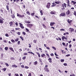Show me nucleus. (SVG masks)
Here are the masks:
<instances>
[{
	"label": "nucleus",
	"instance_id": "9b49d317",
	"mask_svg": "<svg viewBox=\"0 0 76 76\" xmlns=\"http://www.w3.org/2000/svg\"><path fill=\"white\" fill-rule=\"evenodd\" d=\"M76 2H75L73 1H71V4L72 5H73V4H74V5H75V4H76Z\"/></svg>",
	"mask_w": 76,
	"mask_h": 76
},
{
	"label": "nucleus",
	"instance_id": "de8ad7c7",
	"mask_svg": "<svg viewBox=\"0 0 76 76\" xmlns=\"http://www.w3.org/2000/svg\"><path fill=\"white\" fill-rule=\"evenodd\" d=\"M67 5L69 6V7H71V6L70 5V3H69L68 4H67Z\"/></svg>",
	"mask_w": 76,
	"mask_h": 76
},
{
	"label": "nucleus",
	"instance_id": "e2e57ef3",
	"mask_svg": "<svg viewBox=\"0 0 76 76\" xmlns=\"http://www.w3.org/2000/svg\"><path fill=\"white\" fill-rule=\"evenodd\" d=\"M17 34H18L19 35H20V32H18Z\"/></svg>",
	"mask_w": 76,
	"mask_h": 76
},
{
	"label": "nucleus",
	"instance_id": "37998d69",
	"mask_svg": "<svg viewBox=\"0 0 76 76\" xmlns=\"http://www.w3.org/2000/svg\"><path fill=\"white\" fill-rule=\"evenodd\" d=\"M10 59L12 60H15V58H14L13 57H11L10 58Z\"/></svg>",
	"mask_w": 76,
	"mask_h": 76
},
{
	"label": "nucleus",
	"instance_id": "4c0bfd02",
	"mask_svg": "<svg viewBox=\"0 0 76 76\" xmlns=\"http://www.w3.org/2000/svg\"><path fill=\"white\" fill-rule=\"evenodd\" d=\"M15 41L16 42L18 41H19V39H18V38H16Z\"/></svg>",
	"mask_w": 76,
	"mask_h": 76
},
{
	"label": "nucleus",
	"instance_id": "393cba45",
	"mask_svg": "<svg viewBox=\"0 0 76 76\" xmlns=\"http://www.w3.org/2000/svg\"><path fill=\"white\" fill-rule=\"evenodd\" d=\"M10 24V26H12V25H13V23L12 22H11L9 23Z\"/></svg>",
	"mask_w": 76,
	"mask_h": 76
},
{
	"label": "nucleus",
	"instance_id": "4d7b16f0",
	"mask_svg": "<svg viewBox=\"0 0 76 76\" xmlns=\"http://www.w3.org/2000/svg\"><path fill=\"white\" fill-rule=\"evenodd\" d=\"M69 3H70V1H69V0H67V4H68Z\"/></svg>",
	"mask_w": 76,
	"mask_h": 76
},
{
	"label": "nucleus",
	"instance_id": "c85d7f7f",
	"mask_svg": "<svg viewBox=\"0 0 76 76\" xmlns=\"http://www.w3.org/2000/svg\"><path fill=\"white\" fill-rule=\"evenodd\" d=\"M11 41L13 43H15V40L13 39H12L11 40Z\"/></svg>",
	"mask_w": 76,
	"mask_h": 76
},
{
	"label": "nucleus",
	"instance_id": "052dcab7",
	"mask_svg": "<svg viewBox=\"0 0 76 76\" xmlns=\"http://www.w3.org/2000/svg\"><path fill=\"white\" fill-rule=\"evenodd\" d=\"M15 76H19V75H18V74L17 73H15Z\"/></svg>",
	"mask_w": 76,
	"mask_h": 76
},
{
	"label": "nucleus",
	"instance_id": "20e7f679",
	"mask_svg": "<svg viewBox=\"0 0 76 76\" xmlns=\"http://www.w3.org/2000/svg\"><path fill=\"white\" fill-rule=\"evenodd\" d=\"M27 26L28 28H32V26H33V25L31 24H28L27 25Z\"/></svg>",
	"mask_w": 76,
	"mask_h": 76
},
{
	"label": "nucleus",
	"instance_id": "c9c22d12",
	"mask_svg": "<svg viewBox=\"0 0 76 76\" xmlns=\"http://www.w3.org/2000/svg\"><path fill=\"white\" fill-rule=\"evenodd\" d=\"M65 7H66V6H67V4H66L65 3H64V5H63Z\"/></svg>",
	"mask_w": 76,
	"mask_h": 76
},
{
	"label": "nucleus",
	"instance_id": "dca6fc26",
	"mask_svg": "<svg viewBox=\"0 0 76 76\" xmlns=\"http://www.w3.org/2000/svg\"><path fill=\"white\" fill-rule=\"evenodd\" d=\"M45 72H49V71L47 68H45Z\"/></svg>",
	"mask_w": 76,
	"mask_h": 76
},
{
	"label": "nucleus",
	"instance_id": "4be33fe9",
	"mask_svg": "<svg viewBox=\"0 0 76 76\" xmlns=\"http://www.w3.org/2000/svg\"><path fill=\"white\" fill-rule=\"evenodd\" d=\"M9 49L10 50H11V51H13V52H14V50H13V49L12 48H10Z\"/></svg>",
	"mask_w": 76,
	"mask_h": 76
},
{
	"label": "nucleus",
	"instance_id": "e433bc0d",
	"mask_svg": "<svg viewBox=\"0 0 76 76\" xmlns=\"http://www.w3.org/2000/svg\"><path fill=\"white\" fill-rule=\"evenodd\" d=\"M12 18H13V19H14V18H15V15H12Z\"/></svg>",
	"mask_w": 76,
	"mask_h": 76
},
{
	"label": "nucleus",
	"instance_id": "9d476101",
	"mask_svg": "<svg viewBox=\"0 0 76 76\" xmlns=\"http://www.w3.org/2000/svg\"><path fill=\"white\" fill-rule=\"evenodd\" d=\"M54 24H56L55 23H54V22H51L50 23V25L51 26H53V25H54Z\"/></svg>",
	"mask_w": 76,
	"mask_h": 76
},
{
	"label": "nucleus",
	"instance_id": "0e129e2a",
	"mask_svg": "<svg viewBox=\"0 0 76 76\" xmlns=\"http://www.w3.org/2000/svg\"><path fill=\"white\" fill-rule=\"evenodd\" d=\"M21 67H22V68H24V65H21Z\"/></svg>",
	"mask_w": 76,
	"mask_h": 76
},
{
	"label": "nucleus",
	"instance_id": "bb28decb",
	"mask_svg": "<svg viewBox=\"0 0 76 76\" xmlns=\"http://www.w3.org/2000/svg\"><path fill=\"white\" fill-rule=\"evenodd\" d=\"M6 8L7 9V10H9V6L7 5L6 6Z\"/></svg>",
	"mask_w": 76,
	"mask_h": 76
},
{
	"label": "nucleus",
	"instance_id": "603ef678",
	"mask_svg": "<svg viewBox=\"0 0 76 76\" xmlns=\"http://www.w3.org/2000/svg\"><path fill=\"white\" fill-rule=\"evenodd\" d=\"M73 14L74 15H75V16H76V12L75 11L74 12Z\"/></svg>",
	"mask_w": 76,
	"mask_h": 76
},
{
	"label": "nucleus",
	"instance_id": "c756f323",
	"mask_svg": "<svg viewBox=\"0 0 76 76\" xmlns=\"http://www.w3.org/2000/svg\"><path fill=\"white\" fill-rule=\"evenodd\" d=\"M5 64L6 66H7V67H8V66H9V65L7 63H5Z\"/></svg>",
	"mask_w": 76,
	"mask_h": 76
},
{
	"label": "nucleus",
	"instance_id": "b1692460",
	"mask_svg": "<svg viewBox=\"0 0 76 76\" xmlns=\"http://www.w3.org/2000/svg\"><path fill=\"white\" fill-rule=\"evenodd\" d=\"M45 54H42L41 55V56L42 57H45Z\"/></svg>",
	"mask_w": 76,
	"mask_h": 76
},
{
	"label": "nucleus",
	"instance_id": "f03ea898",
	"mask_svg": "<svg viewBox=\"0 0 76 76\" xmlns=\"http://www.w3.org/2000/svg\"><path fill=\"white\" fill-rule=\"evenodd\" d=\"M69 30L70 32H73L75 31V29L71 27L69 28Z\"/></svg>",
	"mask_w": 76,
	"mask_h": 76
},
{
	"label": "nucleus",
	"instance_id": "f704fd0d",
	"mask_svg": "<svg viewBox=\"0 0 76 76\" xmlns=\"http://www.w3.org/2000/svg\"><path fill=\"white\" fill-rule=\"evenodd\" d=\"M22 51V50L21 49H19V52H20V53Z\"/></svg>",
	"mask_w": 76,
	"mask_h": 76
},
{
	"label": "nucleus",
	"instance_id": "a211bd4d",
	"mask_svg": "<svg viewBox=\"0 0 76 76\" xmlns=\"http://www.w3.org/2000/svg\"><path fill=\"white\" fill-rule=\"evenodd\" d=\"M42 10H40V12L41 13V16H42V15H43V13H42Z\"/></svg>",
	"mask_w": 76,
	"mask_h": 76
},
{
	"label": "nucleus",
	"instance_id": "5701e85b",
	"mask_svg": "<svg viewBox=\"0 0 76 76\" xmlns=\"http://www.w3.org/2000/svg\"><path fill=\"white\" fill-rule=\"evenodd\" d=\"M34 65H37L38 64V62L37 61H36L34 62Z\"/></svg>",
	"mask_w": 76,
	"mask_h": 76
},
{
	"label": "nucleus",
	"instance_id": "473e14b6",
	"mask_svg": "<svg viewBox=\"0 0 76 76\" xmlns=\"http://www.w3.org/2000/svg\"><path fill=\"white\" fill-rule=\"evenodd\" d=\"M61 62H64V59H61Z\"/></svg>",
	"mask_w": 76,
	"mask_h": 76
},
{
	"label": "nucleus",
	"instance_id": "680f3d73",
	"mask_svg": "<svg viewBox=\"0 0 76 76\" xmlns=\"http://www.w3.org/2000/svg\"><path fill=\"white\" fill-rule=\"evenodd\" d=\"M52 48H53V49L54 50H56V48H55V47H53Z\"/></svg>",
	"mask_w": 76,
	"mask_h": 76
},
{
	"label": "nucleus",
	"instance_id": "72a5a7b5",
	"mask_svg": "<svg viewBox=\"0 0 76 76\" xmlns=\"http://www.w3.org/2000/svg\"><path fill=\"white\" fill-rule=\"evenodd\" d=\"M35 15V13H31V16H34V15Z\"/></svg>",
	"mask_w": 76,
	"mask_h": 76
},
{
	"label": "nucleus",
	"instance_id": "412c9836",
	"mask_svg": "<svg viewBox=\"0 0 76 76\" xmlns=\"http://www.w3.org/2000/svg\"><path fill=\"white\" fill-rule=\"evenodd\" d=\"M25 23H31V22L27 20L25 21Z\"/></svg>",
	"mask_w": 76,
	"mask_h": 76
},
{
	"label": "nucleus",
	"instance_id": "69168bd1",
	"mask_svg": "<svg viewBox=\"0 0 76 76\" xmlns=\"http://www.w3.org/2000/svg\"><path fill=\"white\" fill-rule=\"evenodd\" d=\"M33 42H34V43H36V40H33Z\"/></svg>",
	"mask_w": 76,
	"mask_h": 76
},
{
	"label": "nucleus",
	"instance_id": "774afa93",
	"mask_svg": "<svg viewBox=\"0 0 76 76\" xmlns=\"http://www.w3.org/2000/svg\"><path fill=\"white\" fill-rule=\"evenodd\" d=\"M28 76H31V73H29L28 75Z\"/></svg>",
	"mask_w": 76,
	"mask_h": 76
},
{
	"label": "nucleus",
	"instance_id": "2eb2a0df",
	"mask_svg": "<svg viewBox=\"0 0 76 76\" xmlns=\"http://www.w3.org/2000/svg\"><path fill=\"white\" fill-rule=\"evenodd\" d=\"M61 8L62 10H64V9H65V8H64V6L63 4L62 5Z\"/></svg>",
	"mask_w": 76,
	"mask_h": 76
},
{
	"label": "nucleus",
	"instance_id": "a878e982",
	"mask_svg": "<svg viewBox=\"0 0 76 76\" xmlns=\"http://www.w3.org/2000/svg\"><path fill=\"white\" fill-rule=\"evenodd\" d=\"M55 3H56V4H59V3H60V2L58 1H55Z\"/></svg>",
	"mask_w": 76,
	"mask_h": 76
},
{
	"label": "nucleus",
	"instance_id": "58836bf2",
	"mask_svg": "<svg viewBox=\"0 0 76 76\" xmlns=\"http://www.w3.org/2000/svg\"><path fill=\"white\" fill-rule=\"evenodd\" d=\"M70 76H76L75 74H71L70 75Z\"/></svg>",
	"mask_w": 76,
	"mask_h": 76
},
{
	"label": "nucleus",
	"instance_id": "a18cd8bd",
	"mask_svg": "<svg viewBox=\"0 0 76 76\" xmlns=\"http://www.w3.org/2000/svg\"><path fill=\"white\" fill-rule=\"evenodd\" d=\"M24 56H26L28 55V53H24Z\"/></svg>",
	"mask_w": 76,
	"mask_h": 76
},
{
	"label": "nucleus",
	"instance_id": "f3484780",
	"mask_svg": "<svg viewBox=\"0 0 76 76\" xmlns=\"http://www.w3.org/2000/svg\"><path fill=\"white\" fill-rule=\"evenodd\" d=\"M12 67H18V66L16 65H12Z\"/></svg>",
	"mask_w": 76,
	"mask_h": 76
},
{
	"label": "nucleus",
	"instance_id": "5fc2aeb1",
	"mask_svg": "<svg viewBox=\"0 0 76 76\" xmlns=\"http://www.w3.org/2000/svg\"><path fill=\"white\" fill-rule=\"evenodd\" d=\"M25 69H29V67L27 66H25Z\"/></svg>",
	"mask_w": 76,
	"mask_h": 76
},
{
	"label": "nucleus",
	"instance_id": "0eeeda50",
	"mask_svg": "<svg viewBox=\"0 0 76 76\" xmlns=\"http://www.w3.org/2000/svg\"><path fill=\"white\" fill-rule=\"evenodd\" d=\"M50 7V3H48L47 5H46V7L48 9H49Z\"/></svg>",
	"mask_w": 76,
	"mask_h": 76
},
{
	"label": "nucleus",
	"instance_id": "39448f33",
	"mask_svg": "<svg viewBox=\"0 0 76 76\" xmlns=\"http://www.w3.org/2000/svg\"><path fill=\"white\" fill-rule=\"evenodd\" d=\"M17 16L18 17H20V18H23V17H24L23 15H22L20 14H19L18 13H17Z\"/></svg>",
	"mask_w": 76,
	"mask_h": 76
},
{
	"label": "nucleus",
	"instance_id": "8fccbe9b",
	"mask_svg": "<svg viewBox=\"0 0 76 76\" xmlns=\"http://www.w3.org/2000/svg\"><path fill=\"white\" fill-rule=\"evenodd\" d=\"M5 36L6 37H9V34H5Z\"/></svg>",
	"mask_w": 76,
	"mask_h": 76
},
{
	"label": "nucleus",
	"instance_id": "423d86ee",
	"mask_svg": "<svg viewBox=\"0 0 76 76\" xmlns=\"http://www.w3.org/2000/svg\"><path fill=\"white\" fill-rule=\"evenodd\" d=\"M19 24L20 28H21L22 29H23V28H24V26H23V24L20 23H19Z\"/></svg>",
	"mask_w": 76,
	"mask_h": 76
},
{
	"label": "nucleus",
	"instance_id": "09e8293b",
	"mask_svg": "<svg viewBox=\"0 0 76 76\" xmlns=\"http://www.w3.org/2000/svg\"><path fill=\"white\" fill-rule=\"evenodd\" d=\"M26 13H27V14H28V15H30V13L29 12V11H27L26 12Z\"/></svg>",
	"mask_w": 76,
	"mask_h": 76
},
{
	"label": "nucleus",
	"instance_id": "7c9ffc66",
	"mask_svg": "<svg viewBox=\"0 0 76 76\" xmlns=\"http://www.w3.org/2000/svg\"><path fill=\"white\" fill-rule=\"evenodd\" d=\"M4 49L5 50H6V51H7L8 49V47H5Z\"/></svg>",
	"mask_w": 76,
	"mask_h": 76
},
{
	"label": "nucleus",
	"instance_id": "f257e3e1",
	"mask_svg": "<svg viewBox=\"0 0 76 76\" xmlns=\"http://www.w3.org/2000/svg\"><path fill=\"white\" fill-rule=\"evenodd\" d=\"M3 20H4V19L3 18L1 17H0V23H3V22H4L3 21Z\"/></svg>",
	"mask_w": 76,
	"mask_h": 76
},
{
	"label": "nucleus",
	"instance_id": "4468645a",
	"mask_svg": "<svg viewBox=\"0 0 76 76\" xmlns=\"http://www.w3.org/2000/svg\"><path fill=\"white\" fill-rule=\"evenodd\" d=\"M67 22L69 23H71L72 22V20H70L69 19L67 20Z\"/></svg>",
	"mask_w": 76,
	"mask_h": 76
},
{
	"label": "nucleus",
	"instance_id": "338daca9",
	"mask_svg": "<svg viewBox=\"0 0 76 76\" xmlns=\"http://www.w3.org/2000/svg\"><path fill=\"white\" fill-rule=\"evenodd\" d=\"M72 47V45L70 44L69 45V48H71Z\"/></svg>",
	"mask_w": 76,
	"mask_h": 76
},
{
	"label": "nucleus",
	"instance_id": "79ce46f5",
	"mask_svg": "<svg viewBox=\"0 0 76 76\" xmlns=\"http://www.w3.org/2000/svg\"><path fill=\"white\" fill-rule=\"evenodd\" d=\"M26 31H27L26 32H29V31L28 29L27 28H26Z\"/></svg>",
	"mask_w": 76,
	"mask_h": 76
},
{
	"label": "nucleus",
	"instance_id": "a19ab883",
	"mask_svg": "<svg viewBox=\"0 0 76 76\" xmlns=\"http://www.w3.org/2000/svg\"><path fill=\"white\" fill-rule=\"evenodd\" d=\"M39 61H40V63H42V61H41L42 59L41 58H39Z\"/></svg>",
	"mask_w": 76,
	"mask_h": 76
},
{
	"label": "nucleus",
	"instance_id": "6e6d98bb",
	"mask_svg": "<svg viewBox=\"0 0 76 76\" xmlns=\"http://www.w3.org/2000/svg\"><path fill=\"white\" fill-rule=\"evenodd\" d=\"M26 58V56H24L23 57V60H25Z\"/></svg>",
	"mask_w": 76,
	"mask_h": 76
},
{
	"label": "nucleus",
	"instance_id": "aec40b11",
	"mask_svg": "<svg viewBox=\"0 0 76 76\" xmlns=\"http://www.w3.org/2000/svg\"><path fill=\"white\" fill-rule=\"evenodd\" d=\"M37 55H38L39 57V58L41 57V55H40V54L38 52H37Z\"/></svg>",
	"mask_w": 76,
	"mask_h": 76
},
{
	"label": "nucleus",
	"instance_id": "49530a36",
	"mask_svg": "<svg viewBox=\"0 0 76 76\" xmlns=\"http://www.w3.org/2000/svg\"><path fill=\"white\" fill-rule=\"evenodd\" d=\"M70 56V55L68 54L67 55H66V57H69V56Z\"/></svg>",
	"mask_w": 76,
	"mask_h": 76
},
{
	"label": "nucleus",
	"instance_id": "13d9d810",
	"mask_svg": "<svg viewBox=\"0 0 76 76\" xmlns=\"http://www.w3.org/2000/svg\"><path fill=\"white\" fill-rule=\"evenodd\" d=\"M15 24L16 26H18V23L17 22L15 23Z\"/></svg>",
	"mask_w": 76,
	"mask_h": 76
},
{
	"label": "nucleus",
	"instance_id": "864d4df0",
	"mask_svg": "<svg viewBox=\"0 0 76 76\" xmlns=\"http://www.w3.org/2000/svg\"><path fill=\"white\" fill-rule=\"evenodd\" d=\"M20 41H18V45H19L20 44Z\"/></svg>",
	"mask_w": 76,
	"mask_h": 76
},
{
	"label": "nucleus",
	"instance_id": "7ed1b4c3",
	"mask_svg": "<svg viewBox=\"0 0 76 76\" xmlns=\"http://www.w3.org/2000/svg\"><path fill=\"white\" fill-rule=\"evenodd\" d=\"M66 16V14L64 12H63L60 14L59 17H61V16Z\"/></svg>",
	"mask_w": 76,
	"mask_h": 76
},
{
	"label": "nucleus",
	"instance_id": "c03bdc74",
	"mask_svg": "<svg viewBox=\"0 0 76 76\" xmlns=\"http://www.w3.org/2000/svg\"><path fill=\"white\" fill-rule=\"evenodd\" d=\"M3 70L4 71V72H5V71L6 70V68H4L3 69Z\"/></svg>",
	"mask_w": 76,
	"mask_h": 76
},
{
	"label": "nucleus",
	"instance_id": "3c124183",
	"mask_svg": "<svg viewBox=\"0 0 76 76\" xmlns=\"http://www.w3.org/2000/svg\"><path fill=\"white\" fill-rule=\"evenodd\" d=\"M23 34L24 35H26V33H25L24 31L23 32Z\"/></svg>",
	"mask_w": 76,
	"mask_h": 76
},
{
	"label": "nucleus",
	"instance_id": "6e6552de",
	"mask_svg": "<svg viewBox=\"0 0 76 76\" xmlns=\"http://www.w3.org/2000/svg\"><path fill=\"white\" fill-rule=\"evenodd\" d=\"M50 13L51 15H54V14L56 13V12L55 11H52L50 12Z\"/></svg>",
	"mask_w": 76,
	"mask_h": 76
},
{
	"label": "nucleus",
	"instance_id": "6ab92c4d",
	"mask_svg": "<svg viewBox=\"0 0 76 76\" xmlns=\"http://www.w3.org/2000/svg\"><path fill=\"white\" fill-rule=\"evenodd\" d=\"M28 53H29V54H33V55H34V53H32V52H28Z\"/></svg>",
	"mask_w": 76,
	"mask_h": 76
},
{
	"label": "nucleus",
	"instance_id": "ea45409f",
	"mask_svg": "<svg viewBox=\"0 0 76 76\" xmlns=\"http://www.w3.org/2000/svg\"><path fill=\"white\" fill-rule=\"evenodd\" d=\"M60 31H65V30L64 29H61L60 30Z\"/></svg>",
	"mask_w": 76,
	"mask_h": 76
},
{
	"label": "nucleus",
	"instance_id": "ddd939ff",
	"mask_svg": "<svg viewBox=\"0 0 76 76\" xmlns=\"http://www.w3.org/2000/svg\"><path fill=\"white\" fill-rule=\"evenodd\" d=\"M66 13L67 15H69L70 13V11L69 10H68L66 12Z\"/></svg>",
	"mask_w": 76,
	"mask_h": 76
},
{
	"label": "nucleus",
	"instance_id": "bf43d9fd",
	"mask_svg": "<svg viewBox=\"0 0 76 76\" xmlns=\"http://www.w3.org/2000/svg\"><path fill=\"white\" fill-rule=\"evenodd\" d=\"M50 56H54V54L53 53H52L50 54Z\"/></svg>",
	"mask_w": 76,
	"mask_h": 76
},
{
	"label": "nucleus",
	"instance_id": "f8f14e48",
	"mask_svg": "<svg viewBox=\"0 0 76 76\" xmlns=\"http://www.w3.org/2000/svg\"><path fill=\"white\" fill-rule=\"evenodd\" d=\"M67 39V37H65V36H63L62 37V39L63 41L64 40V39Z\"/></svg>",
	"mask_w": 76,
	"mask_h": 76
},
{
	"label": "nucleus",
	"instance_id": "2f4dec72",
	"mask_svg": "<svg viewBox=\"0 0 76 76\" xmlns=\"http://www.w3.org/2000/svg\"><path fill=\"white\" fill-rule=\"evenodd\" d=\"M20 39H21L22 40V41H23V38L22 37L20 36Z\"/></svg>",
	"mask_w": 76,
	"mask_h": 76
},
{
	"label": "nucleus",
	"instance_id": "1a4fd4ad",
	"mask_svg": "<svg viewBox=\"0 0 76 76\" xmlns=\"http://www.w3.org/2000/svg\"><path fill=\"white\" fill-rule=\"evenodd\" d=\"M48 61H49V62H50V63H51L52 62V58H49L48 59Z\"/></svg>",
	"mask_w": 76,
	"mask_h": 76
},
{
	"label": "nucleus",
	"instance_id": "cd10ccee",
	"mask_svg": "<svg viewBox=\"0 0 76 76\" xmlns=\"http://www.w3.org/2000/svg\"><path fill=\"white\" fill-rule=\"evenodd\" d=\"M42 25L43 26L44 28H45V29H46V28H47V27H46V26H45V25L43 24Z\"/></svg>",
	"mask_w": 76,
	"mask_h": 76
}]
</instances>
